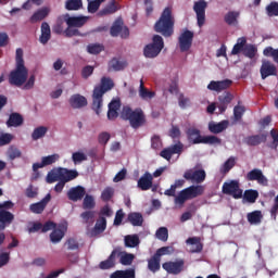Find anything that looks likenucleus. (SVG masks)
<instances>
[{
	"label": "nucleus",
	"mask_w": 278,
	"mask_h": 278,
	"mask_svg": "<svg viewBox=\"0 0 278 278\" xmlns=\"http://www.w3.org/2000/svg\"><path fill=\"white\" fill-rule=\"evenodd\" d=\"M247 181H257L260 186H268V178L264 176V172L260 168H254L245 175Z\"/></svg>",
	"instance_id": "obj_14"
},
{
	"label": "nucleus",
	"mask_w": 278,
	"mask_h": 278,
	"mask_svg": "<svg viewBox=\"0 0 278 278\" xmlns=\"http://www.w3.org/2000/svg\"><path fill=\"white\" fill-rule=\"evenodd\" d=\"M205 177H207L205 169L191 168L187 169L184 174V179H186V181H192L193 184H203Z\"/></svg>",
	"instance_id": "obj_8"
},
{
	"label": "nucleus",
	"mask_w": 278,
	"mask_h": 278,
	"mask_svg": "<svg viewBox=\"0 0 278 278\" xmlns=\"http://www.w3.org/2000/svg\"><path fill=\"white\" fill-rule=\"evenodd\" d=\"M244 45H247V38L241 37L237 40V43L231 50V55H238L241 51H244Z\"/></svg>",
	"instance_id": "obj_47"
},
{
	"label": "nucleus",
	"mask_w": 278,
	"mask_h": 278,
	"mask_svg": "<svg viewBox=\"0 0 278 278\" xmlns=\"http://www.w3.org/2000/svg\"><path fill=\"white\" fill-rule=\"evenodd\" d=\"M266 14L267 16H278V2L273 1L266 7Z\"/></svg>",
	"instance_id": "obj_52"
},
{
	"label": "nucleus",
	"mask_w": 278,
	"mask_h": 278,
	"mask_svg": "<svg viewBox=\"0 0 278 278\" xmlns=\"http://www.w3.org/2000/svg\"><path fill=\"white\" fill-rule=\"evenodd\" d=\"M68 103L73 110H81V108L88 105V99L79 93H75L71 96Z\"/></svg>",
	"instance_id": "obj_21"
},
{
	"label": "nucleus",
	"mask_w": 278,
	"mask_h": 278,
	"mask_svg": "<svg viewBox=\"0 0 278 278\" xmlns=\"http://www.w3.org/2000/svg\"><path fill=\"white\" fill-rule=\"evenodd\" d=\"M187 138L189 142H192V144H201V142H198V140H202L203 136H201V130L195 127H190L186 131Z\"/></svg>",
	"instance_id": "obj_27"
},
{
	"label": "nucleus",
	"mask_w": 278,
	"mask_h": 278,
	"mask_svg": "<svg viewBox=\"0 0 278 278\" xmlns=\"http://www.w3.org/2000/svg\"><path fill=\"white\" fill-rule=\"evenodd\" d=\"M266 134L252 135L245 138V144H248V147H258V144H262V142H266Z\"/></svg>",
	"instance_id": "obj_29"
},
{
	"label": "nucleus",
	"mask_w": 278,
	"mask_h": 278,
	"mask_svg": "<svg viewBox=\"0 0 278 278\" xmlns=\"http://www.w3.org/2000/svg\"><path fill=\"white\" fill-rule=\"evenodd\" d=\"M157 240H162V242H166L168 240V228L166 227H161L156 230L155 233Z\"/></svg>",
	"instance_id": "obj_57"
},
{
	"label": "nucleus",
	"mask_w": 278,
	"mask_h": 278,
	"mask_svg": "<svg viewBox=\"0 0 278 278\" xmlns=\"http://www.w3.org/2000/svg\"><path fill=\"white\" fill-rule=\"evenodd\" d=\"M94 211H85L80 214V218H83L85 225H92L94 223Z\"/></svg>",
	"instance_id": "obj_48"
},
{
	"label": "nucleus",
	"mask_w": 278,
	"mask_h": 278,
	"mask_svg": "<svg viewBox=\"0 0 278 278\" xmlns=\"http://www.w3.org/2000/svg\"><path fill=\"white\" fill-rule=\"evenodd\" d=\"M260 73H261L262 79H266L267 77H273L277 75V66H275V64H273L270 61H263Z\"/></svg>",
	"instance_id": "obj_18"
},
{
	"label": "nucleus",
	"mask_w": 278,
	"mask_h": 278,
	"mask_svg": "<svg viewBox=\"0 0 278 278\" xmlns=\"http://www.w3.org/2000/svg\"><path fill=\"white\" fill-rule=\"evenodd\" d=\"M67 27H84V24L88 22L86 16H70L68 14L64 17Z\"/></svg>",
	"instance_id": "obj_24"
},
{
	"label": "nucleus",
	"mask_w": 278,
	"mask_h": 278,
	"mask_svg": "<svg viewBox=\"0 0 278 278\" xmlns=\"http://www.w3.org/2000/svg\"><path fill=\"white\" fill-rule=\"evenodd\" d=\"M126 66H127V62L113 58L109 62L108 71L109 73H112V71L114 72L125 71Z\"/></svg>",
	"instance_id": "obj_31"
},
{
	"label": "nucleus",
	"mask_w": 278,
	"mask_h": 278,
	"mask_svg": "<svg viewBox=\"0 0 278 278\" xmlns=\"http://www.w3.org/2000/svg\"><path fill=\"white\" fill-rule=\"evenodd\" d=\"M184 260L176 262H166L163 264V269L166 270L169 275H179L184 270Z\"/></svg>",
	"instance_id": "obj_17"
},
{
	"label": "nucleus",
	"mask_w": 278,
	"mask_h": 278,
	"mask_svg": "<svg viewBox=\"0 0 278 278\" xmlns=\"http://www.w3.org/2000/svg\"><path fill=\"white\" fill-rule=\"evenodd\" d=\"M87 51L91 55H99V53H101V51H103V46L99 45V43H91L87 47Z\"/></svg>",
	"instance_id": "obj_56"
},
{
	"label": "nucleus",
	"mask_w": 278,
	"mask_h": 278,
	"mask_svg": "<svg viewBox=\"0 0 278 278\" xmlns=\"http://www.w3.org/2000/svg\"><path fill=\"white\" fill-rule=\"evenodd\" d=\"M239 17H240V12L230 11L224 16V21L227 25L236 26V25H238Z\"/></svg>",
	"instance_id": "obj_41"
},
{
	"label": "nucleus",
	"mask_w": 278,
	"mask_h": 278,
	"mask_svg": "<svg viewBox=\"0 0 278 278\" xmlns=\"http://www.w3.org/2000/svg\"><path fill=\"white\" fill-rule=\"evenodd\" d=\"M162 49H164V38L160 35H154L152 43L144 47L143 55L149 59L157 58L159 53H162Z\"/></svg>",
	"instance_id": "obj_5"
},
{
	"label": "nucleus",
	"mask_w": 278,
	"mask_h": 278,
	"mask_svg": "<svg viewBox=\"0 0 278 278\" xmlns=\"http://www.w3.org/2000/svg\"><path fill=\"white\" fill-rule=\"evenodd\" d=\"M121 8L116 4V0H112L104 9L99 11L100 16H108V14H114L118 12Z\"/></svg>",
	"instance_id": "obj_37"
},
{
	"label": "nucleus",
	"mask_w": 278,
	"mask_h": 278,
	"mask_svg": "<svg viewBox=\"0 0 278 278\" xmlns=\"http://www.w3.org/2000/svg\"><path fill=\"white\" fill-rule=\"evenodd\" d=\"M110 138H112L110 132L103 131L98 136V142H99V144H103V147H105V144H108V142H110Z\"/></svg>",
	"instance_id": "obj_63"
},
{
	"label": "nucleus",
	"mask_w": 278,
	"mask_h": 278,
	"mask_svg": "<svg viewBox=\"0 0 278 278\" xmlns=\"http://www.w3.org/2000/svg\"><path fill=\"white\" fill-rule=\"evenodd\" d=\"M175 16H173V9L167 7L163 10L159 21L154 24V31L162 34L164 38H170L174 34Z\"/></svg>",
	"instance_id": "obj_1"
},
{
	"label": "nucleus",
	"mask_w": 278,
	"mask_h": 278,
	"mask_svg": "<svg viewBox=\"0 0 278 278\" xmlns=\"http://www.w3.org/2000/svg\"><path fill=\"white\" fill-rule=\"evenodd\" d=\"M187 244H191L190 253H201L203 251V243H201V238L199 237H191L187 239Z\"/></svg>",
	"instance_id": "obj_34"
},
{
	"label": "nucleus",
	"mask_w": 278,
	"mask_h": 278,
	"mask_svg": "<svg viewBox=\"0 0 278 278\" xmlns=\"http://www.w3.org/2000/svg\"><path fill=\"white\" fill-rule=\"evenodd\" d=\"M110 278H136V270L132 268L125 270H116L111 274Z\"/></svg>",
	"instance_id": "obj_39"
},
{
	"label": "nucleus",
	"mask_w": 278,
	"mask_h": 278,
	"mask_svg": "<svg viewBox=\"0 0 278 278\" xmlns=\"http://www.w3.org/2000/svg\"><path fill=\"white\" fill-rule=\"evenodd\" d=\"M49 201H51V193H48L41 201L30 204V212H33V214H42Z\"/></svg>",
	"instance_id": "obj_23"
},
{
	"label": "nucleus",
	"mask_w": 278,
	"mask_h": 278,
	"mask_svg": "<svg viewBox=\"0 0 278 278\" xmlns=\"http://www.w3.org/2000/svg\"><path fill=\"white\" fill-rule=\"evenodd\" d=\"M97 203L94 202V197L86 194L83 201V207L85 210H94Z\"/></svg>",
	"instance_id": "obj_51"
},
{
	"label": "nucleus",
	"mask_w": 278,
	"mask_h": 278,
	"mask_svg": "<svg viewBox=\"0 0 278 278\" xmlns=\"http://www.w3.org/2000/svg\"><path fill=\"white\" fill-rule=\"evenodd\" d=\"M39 40L41 45H47V42L51 40V26H49V23L47 22L41 23V35Z\"/></svg>",
	"instance_id": "obj_32"
},
{
	"label": "nucleus",
	"mask_w": 278,
	"mask_h": 278,
	"mask_svg": "<svg viewBox=\"0 0 278 278\" xmlns=\"http://www.w3.org/2000/svg\"><path fill=\"white\" fill-rule=\"evenodd\" d=\"M47 131H49V129L45 126H39L35 128L31 134L33 140H40V138H45V136L47 135Z\"/></svg>",
	"instance_id": "obj_49"
},
{
	"label": "nucleus",
	"mask_w": 278,
	"mask_h": 278,
	"mask_svg": "<svg viewBox=\"0 0 278 278\" xmlns=\"http://www.w3.org/2000/svg\"><path fill=\"white\" fill-rule=\"evenodd\" d=\"M59 176L60 181L68 184V181H73V179H77L79 177V172H77L76 169L59 167Z\"/></svg>",
	"instance_id": "obj_19"
},
{
	"label": "nucleus",
	"mask_w": 278,
	"mask_h": 278,
	"mask_svg": "<svg viewBox=\"0 0 278 278\" xmlns=\"http://www.w3.org/2000/svg\"><path fill=\"white\" fill-rule=\"evenodd\" d=\"M205 10H207V2L205 0L194 2L193 11L197 14L199 27H203V25H205Z\"/></svg>",
	"instance_id": "obj_10"
},
{
	"label": "nucleus",
	"mask_w": 278,
	"mask_h": 278,
	"mask_svg": "<svg viewBox=\"0 0 278 278\" xmlns=\"http://www.w3.org/2000/svg\"><path fill=\"white\" fill-rule=\"evenodd\" d=\"M125 242V247H127L128 249H134L136 247H138V244H140V239L138 238V236H126L124 239Z\"/></svg>",
	"instance_id": "obj_46"
},
{
	"label": "nucleus",
	"mask_w": 278,
	"mask_h": 278,
	"mask_svg": "<svg viewBox=\"0 0 278 278\" xmlns=\"http://www.w3.org/2000/svg\"><path fill=\"white\" fill-rule=\"evenodd\" d=\"M123 121H128L132 129H140L147 125V115L140 108L131 109L130 106H124L122 110Z\"/></svg>",
	"instance_id": "obj_3"
},
{
	"label": "nucleus",
	"mask_w": 278,
	"mask_h": 278,
	"mask_svg": "<svg viewBox=\"0 0 278 278\" xmlns=\"http://www.w3.org/2000/svg\"><path fill=\"white\" fill-rule=\"evenodd\" d=\"M232 81L230 79H225V80H212L207 85L208 90H214L215 92H223V90H227L229 86H231Z\"/></svg>",
	"instance_id": "obj_25"
},
{
	"label": "nucleus",
	"mask_w": 278,
	"mask_h": 278,
	"mask_svg": "<svg viewBox=\"0 0 278 278\" xmlns=\"http://www.w3.org/2000/svg\"><path fill=\"white\" fill-rule=\"evenodd\" d=\"M269 134H270L271 140H273L270 148L277 150V148H278V130L274 128L270 130Z\"/></svg>",
	"instance_id": "obj_64"
},
{
	"label": "nucleus",
	"mask_w": 278,
	"mask_h": 278,
	"mask_svg": "<svg viewBox=\"0 0 278 278\" xmlns=\"http://www.w3.org/2000/svg\"><path fill=\"white\" fill-rule=\"evenodd\" d=\"M255 53H257V48H255V46L253 45L245 46L243 48V55H245V58H250V60H253V58H255Z\"/></svg>",
	"instance_id": "obj_55"
},
{
	"label": "nucleus",
	"mask_w": 278,
	"mask_h": 278,
	"mask_svg": "<svg viewBox=\"0 0 278 278\" xmlns=\"http://www.w3.org/2000/svg\"><path fill=\"white\" fill-rule=\"evenodd\" d=\"M60 160V154H51L48 156H43L41 162H43V166H51V164H55Z\"/></svg>",
	"instance_id": "obj_54"
},
{
	"label": "nucleus",
	"mask_w": 278,
	"mask_h": 278,
	"mask_svg": "<svg viewBox=\"0 0 278 278\" xmlns=\"http://www.w3.org/2000/svg\"><path fill=\"white\" fill-rule=\"evenodd\" d=\"M151 149H154V151H157L159 149H162V138L160 135H153L151 138Z\"/></svg>",
	"instance_id": "obj_60"
},
{
	"label": "nucleus",
	"mask_w": 278,
	"mask_h": 278,
	"mask_svg": "<svg viewBox=\"0 0 278 278\" xmlns=\"http://www.w3.org/2000/svg\"><path fill=\"white\" fill-rule=\"evenodd\" d=\"M105 229H108V219L103 216H99L94 227L89 232V236L90 238H97V236H100V233H103Z\"/></svg>",
	"instance_id": "obj_20"
},
{
	"label": "nucleus",
	"mask_w": 278,
	"mask_h": 278,
	"mask_svg": "<svg viewBox=\"0 0 278 278\" xmlns=\"http://www.w3.org/2000/svg\"><path fill=\"white\" fill-rule=\"evenodd\" d=\"M14 220V214H12L10 211L1 210L0 211V225H12V222Z\"/></svg>",
	"instance_id": "obj_43"
},
{
	"label": "nucleus",
	"mask_w": 278,
	"mask_h": 278,
	"mask_svg": "<svg viewBox=\"0 0 278 278\" xmlns=\"http://www.w3.org/2000/svg\"><path fill=\"white\" fill-rule=\"evenodd\" d=\"M114 88V80L110 77H102L99 86L94 87L92 94V110L99 116L103 108V94Z\"/></svg>",
	"instance_id": "obj_2"
},
{
	"label": "nucleus",
	"mask_w": 278,
	"mask_h": 278,
	"mask_svg": "<svg viewBox=\"0 0 278 278\" xmlns=\"http://www.w3.org/2000/svg\"><path fill=\"white\" fill-rule=\"evenodd\" d=\"M227 127H229V121L227 119H224L219 123H216V122L208 123V131H211V134H223V131H225Z\"/></svg>",
	"instance_id": "obj_26"
},
{
	"label": "nucleus",
	"mask_w": 278,
	"mask_h": 278,
	"mask_svg": "<svg viewBox=\"0 0 278 278\" xmlns=\"http://www.w3.org/2000/svg\"><path fill=\"white\" fill-rule=\"evenodd\" d=\"M244 112H245L244 106L236 105L233 108L235 121H241L242 116H244Z\"/></svg>",
	"instance_id": "obj_62"
},
{
	"label": "nucleus",
	"mask_w": 278,
	"mask_h": 278,
	"mask_svg": "<svg viewBox=\"0 0 278 278\" xmlns=\"http://www.w3.org/2000/svg\"><path fill=\"white\" fill-rule=\"evenodd\" d=\"M128 223L132 225V227H142L144 223V217H142L141 213L134 212L128 214Z\"/></svg>",
	"instance_id": "obj_35"
},
{
	"label": "nucleus",
	"mask_w": 278,
	"mask_h": 278,
	"mask_svg": "<svg viewBox=\"0 0 278 278\" xmlns=\"http://www.w3.org/2000/svg\"><path fill=\"white\" fill-rule=\"evenodd\" d=\"M63 238H64V231H62V230H60V229H54V230L50 233V240H51V242L58 243V242H60Z\"/></svg>",
	"instance_id": "obj_58"
},
{
	"label": "nucleus",
	"mask_w": 278,
	"mask_h": 278,
	"mask_svg": "<svg viewBox=\"0 0 278 278\" xmlns=\"http://www.w3.org/2000/svg\"><path fill=\"white\" fill-rule=\"evenodd\" d=\"M222 192L224 194H228L229 197H233L235 199H242V189H240V182L238 180L224 182Z\"/></svg>",
	"instance_id": "obj_7"
},
{
	"label": "nucleus",
	"mask_w": 278,
	"mask_h": 278,
	"mask_svg": "<svg viewBox=\"0 0 278 278\" xmlns=\"http://www.w3.org/2000/svg\"><path fill=\"white\" fill-rule=\"evenodd\" d=\"M49 8L39 9L30 17V23H38L39 21H45L49 16Z\"/></svg>",
	"instance_id": "obj_38"
},
{
	"label": "nucleus",
	"mask_w": 278,
	"mask_h": 278,
	"mask_svg": "<svg viewBox=\"0 0 278 278\" xmlns=\"http://www.w3.org/2000/svg\"><path fill=\"white\" fill-rule=\"evenodd\" d=\"M218 110L220 112V114H223L224 112H227V108L229 105V103H231V101H233V96L229 92L223 94V96H219L218 97Z\"/></svg>",
	"instance_id": "obj_28"
},
{
	"label": "nucleus",
	"mask_w": 278,
	"mask_h": 278,
	"mask_svg": "<svg viewBox=\"0 0 278 278\" xmlns=\"http://www.w3.org/2000/svg\"><path fill=\"white\" fill-rule=\"evenodd\" d=\"M23 115L20 113H11L9 116V119L7 121V126L8 127H21L24 123Z\"/></svg>",
	"instance_id": "obj_33"
},
{
	"label": "nucleus",
	"mask_w": 278,
	"mask_h": 278,
	"mask_svg": "<svg viewBox=\"0 0 278 278\" xmlns=\"http://www.w3.org/2000/svg\"><path fill=\"white\" fill-rule=\"evenodd\" d=\"M197 142H200V144H220V138L214 135L204 136L202 140H198Z\"/></svg>",
	"instance_id": "obj_50"
},
{
	"label": "nucleus",
	"mask_w": 278,
	"mask_h": 278,
	"mask_svg": "<svg viewBox=\"0 0 278 278\" xmlns=\"http://www.w3.org/2000/svg\"><path fill=\"white\" fill-rule=\"evenodd\" d=\"M139 97L142 101H151V99H154L155 97V91H151L147 87H144L143 79H140Z\"/></svg>",
	"instance_id": "obj_30"
},
{
	"label": "nucleus",
	"mask_w": 278,
	"mask_h": 278,
	"mask_svg": "<svg viewBox=\"0 0 278 278\" xmlns=\"http://www.w3.org/2000/svg\"><path fill=\"white\" fill-rule=\"evenodd\" d=\"M160 262H162V258L154 254L150 260H148L149 270H151V273H157L161 268Z\"/></svg>",
	"instance_id": "obj_44"
},
{
	"label": "nucleus",
	"mask_w": 278,
	"mask_h": 278,
	"mask_svg": "<svg viewBox=\"0 0 278 278\" xmlns=\"http://www.w3.org/2000/svg\"><path fill=\"white\" fill-rule=\"evenodd\" d=\"M65 247H67V251H76L75 253H67L66 257L67 260H70V262L72 264H77V262H79V254L77 253V251H79V242H77V240L70 238L66 242H65Z\"/></svg>",
	"instance_id": "obj_12"
},
{
	"label": "nucleus",
	"mask_w": 278,
	"mask_h": 278,
	"mask_svg": "<svg viewBox=\"0 0 278 278\" xmlns=\"http://www.w3.org/2000/svg\"><path fill=\"white\" fill-rule=\"evenodd\" d=\"M84 197H86V188H84L79 185L76 187H72L67 191V199L70 201H73V203H77V201H81V199H84Z\"/></svg>",
	"instance_id": "obj_16"
},
{
	"label": "nucleus",
	"mask_w": 278,
	"mask_h": 278,
	"mask_svg": "<svg viewBox=\"0 0 278 278\" xmlns=\"http://www.w3.org/2000/svg\"><path fill=\"white\" fill-rule=\"evenodd\" d=\"M205 192V187L201 185H192L182 189L175 198L174 203L175 205H179L184 207L186 201H190L192 199H197V197H201Z\"/></svg>",
	"instance_id": "obj_4"
},
{
	"label": "nucleus",
	"mask_w": 278,
	"mask_h": 278,
	"mask_svg": "<svg viewBox=\"0 0 278 278\" xmlns=\"http://www.w3.org/2000/svg\"><path fill=\"white\" fill-rule=\"evenodd\" d=\"M194 39V33L192 30H185L178 38L180 51L185 53V51H190V47H192V40Z\"/></svg>",
	"instance_id": "obj_11"
},
{
	"label": "nucleus",
	"mask_w": 278,
	"mask_h": 278,
	"mask_svg": "<svg viewBox=\"0 0 278 278\" xmlns=\"http://www.w3.org/2000/svg\"><path fill=\"white\" fill-rule=\"evenodd\" d=\"M27 75H29V71L25 65H16L15 70L12 71L9 75V83L11 86H23L25 81H27Z\"/></svg>",
	"instance_id": "obj_6"
},
{
	"label": "nucleus",
	"mask_w": 278,
	"mask_h": 278,
	"mask_svg": "<svg viewBox=\"0 0 278 278\" xmlns=\"http://www.w3.org/2000/svg\"><path fill=\"white\" fill-rule=\"evenodd\" d=\"M55 181H60V167L51 170L47 175V182L48 184H55Z\"/></svg>",
	"instance_id": "obj_53"
},
{
	"label": "nucleus",
	"mask_w": 278,
	"mask_h": 278,
	"mask_svg": "<svg viewBox=\"0 0 278 278\" xmlns=\"http://www.w3.org/2000/svg\"><path fill=\"white\" fill-rule=\"evenodd\" d=\"M112 197H114V188L112 187H106L101 193V199L102 201H105V202L110 201Z\"/></svg>",
	"instance_id": "obj_61"
},
{
	"label": "nucleus",
	"mask_w": 278,
	"mask_h": 278,
	"mask_svg": "<svg viewBox=\"0 0 278 278\" xmlns=\"http://www.w3.org/2000/svg\"><path fill=\"white\" fill-rule=\"evenodd\" d=\"M181 151H184V144L176 143L168 148L163 149L160 152V156L163 157V160H166L167 162H170L174 155L181 154Z\"/></svg>",
	"instance_id": "obj_13"
},
{
	"label": "nucleus",
	"mask_w": 278,
	"mask_h": 278,
	"mask_svg": "<svg viewBox=\"0 0 278 278\" xmlns=\"http://www.w3.org/2000/svg\"><path fill=\"white\" fill-rule=\"evenodd\" d=\"M84 8V1L81 0H66L65 1V10L68 12H77V10H81Z\"/></svg>",
	"instance_id": "obj_40"
},
{
	"label": "nucleus",
	"mask_w": 278,
	"mask_h": 278,
	"mask_svg": "<svg viewBox=\"0 0 278 278\" xmlns=\"http://www.w3.org/2000/svg\"><path fill=\"white\" fill-rule=\"evenodd\" d=\"M117 257H119V264H122V266H131L136 256L131 253L123 252L119 248V255Z\"/></svg>",
	"instance_id": "obj_36"
},
{
	"label": "nucleus",
	"mask_w": 278,
	"mask_h": 278,
	"mask_svg": "<svg viewBox=\"0 0 278 278\" xmlns=\"http://www.w3.org/2000/svg\"><path fill=\"white\" fill-rule=\"evenodd\" d=\"M121 255V248H115L105 261L100 262L99 268L101 270H110L116 266V257Z\"/></svg>",
	"instance_id": "obj_15"
},
{
	"label": "nucleus",
	"mask_w": 278,
	"mask_h": 278,
	"mask_svg": "<svg viewBox=\"0 0 278 278\" xmlns=\"http://www.w3.org/2000/svg\"><path fill=\"white\" fill-rule=\"evenodd\" d=\"M258 197H260V192H257V190H253V189H248L243 193V199L248 203H255V201H257Z\"/></svg>",
	"instance_id": "obj_45"
},
{
	"label": "nucleus",
	"mask_w": 278,
	"mask_h": 278,
	"mask_svg": "<svg viewBox=\"0 0 278 278\" xmlns=\"http://www.w3.org/2000/svg\"><path fill=\"white\" fill-rule=\"evenodd\" d=\"M137 186L140 190L143 191L151 190V188H153V175H151L149 172H146L144 175L139 178Z\"/></svg>",
	"instance_id": "obj_22"
},
{
	"label": "nucleus",
	"mask_w": 278,
	"mask_h": 278,
	"mask_svg": "<svg viewBox=\"0 0 278 278\" xmlns=\"http://www.w3.org/2000/svg\"><path fill=\"white\" fill-rule=\"evenodd\" d=\"M110 34L113 38H129V28L123 25V20H116L111 26Z\"/></svg>",
	"instance_id": "obj_9"
},
{
	"label": "nucleus",
	"mask_w": 278,
	"mask_h": 278,
	"mask_svg": "<svg viewBox=\"0 0 278 278\" xmlns=\"http://www.w3.org/2000/svg\"><path fill=\"white\" fill-rule=\"evenodd\" d=\"M247 218L250 225H260L264 216L262 215V211H254V212L248 213Z\"/></svg>",
	"instance_id": "obj_42"
},
{
	"label": "nucleus",
	"mask_w": 278,
	"mask_h": 278,
	"mask_svg": "<svg viewBox=\"0 0 278 278\" xmlns=\"http://www.w3.org/2000/svg\"><path fill=\"white\" fill-rule=\"evenodd\" d=\"M7 155L11 160H16V157H21L22 153H21V150H18V148L11 146L8 149Z\"/></svg>",
	"instance_id": "obj_59"
}]
</instances>
